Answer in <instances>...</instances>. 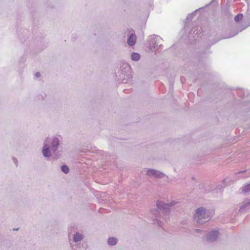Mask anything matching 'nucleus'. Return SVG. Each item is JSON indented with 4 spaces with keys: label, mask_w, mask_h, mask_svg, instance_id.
<instances>
[{
    "label": "nucleus",
    "mask_w": 250,
    "mask_h": 250,
    "mask_svg": "<svg viewBox=\"0 0 250 250\" xmlns=\"http://www.w3.org/2000/svg\"><path fill=\"white\" fill-rule=\"evenodd\" d=\"M60 140L57 137H48L43 142L42 153L44 157L49 158L52 154L57 156L60 145Z\"/></svg>",
    "instance_id": "f257e3e1"
},
{
    "label": "nucleus",
    "mask_w": 250,
    "mask_h": 250,
    "mask_svg": "<svg viewBox=\"0 0 250 250\" xmlns=\"http://www.w3.org/2000/svg\"><path fill=\"white\" fill-rule=\"evenodd\" d=\"M214 213L213 209L200 207L196 209L193 219L197 224H204L210 220Z\"/></svg>",
    "instance_id": "f03ea898"
},
{
    "label": "nucleus",
    "mask_w": 250,
    "mask_h": 250,
    "mask_svg": "<svg viewBox=\"0 0 250 250\" xmlns=\"http://www.w3.org/2000/svg\"><path fill=\"white\" fill-rule=\"evenodd\" d=\"M175 204V202H171L169 203H165L162 201H158L156 203L157 209H151V212L155 215L156 217H160V211H161L165 214L166 217L165 220L168 219V216L170 212V207H172Z\"/></svg>",
    "instance_id": "7ed1b4c3"
},
{
    "label": "nucleus",
    "mask_w": 250,
    "mask_h": 250,
    "mask_svg": "<svg viewBox=\"0 0 250 250\" xmlns=\"http://www.w3.org/2000/svg\"><path fill=\"white\" fill-rule=\"evenodd\" d=\"M162 39L158 35H152L149 36L147 39V46L149 50L154 51L157 50L162 44L160 43Z\"/></svg>",
    "instance_id": "20e7f679"
},
{
    "label": "nucleus",
    "mask_w": 250,
    "mask_h": 250,
    "mask_svg": "<svg viewBox=\"0 0 250 250\" xmlns=\"http://www.w3.org/2000/svg\"><path fill=\"white\" fill-rule=\"evenodd\" d=\"M219 234V233L218 230H212L208 233L207 240L209 242H213L217 239Z\"/></svg>",
    "instance_id": "39448f33"
},
{
    "label": "nucleus",
    "mask_w": 250,
    "mask_h": 250,
    "mask_svg": "<svg viewBox=\"0 0 250 250\" xmlns=\"http://www.w3.org/2000/svg\"><path fill=\"white\" fill-rule=\"evenodd\" d=\"M146 174L149 176L154 178H163L164 176V174L162 172L153 169H148Z\"/></svg>",
    "instance_id": "423d86ee"
},
{
    "label": "nucleus",
    "mask_w": 250,
    "mask_h": 250,
    "mask_svg": "<svg viewBox=\"0 0 250 250\" xmlns=\"http://www.w3.org/2000/svg\"><path fill=\"white\" fill-rule=\"evenodd\" d=\"M250 206V200L246 199L244 200L240 205L239 211L243 212V211L249 208Z\"/></svg>",
    "instance_id": "0eeeda50"
},
{
    "label": "nucleus",
    "mask_w": 250,
    "mask_h": 250,
    "mask_svg": "<svg viewBox=\"0 0 250 250\" xmlns=\"http://www.w3.org/2000/svg\"><path fill=\"white\" fill-rule=\"evenodd\" d=\"M136 42V36L134 34H131L127 39V43L130 46L134 45Z\"/></svg>",
    "instance_id": "6e6552de"
},
{
    "label": "nucleus",
    "mask_w": 250,
    "mask_h": 250,
    "mask_svg": "<svg viewBox=\"0 0 250 250\" xmlns=\"http://www.w3.org/2000/svg\"><path fill=\"white\" fill-rule=\"evenodd\" d=\"M83 238V235L80 233L76 232L73 236V241L77 243L81 241Z\"/></svg>",
    "instance_id": "1a4fd4ad"
},
{
    "label": "nucleus",
    "mask_w": 250,
    "mask_h": 250,
    "mask_svg": "<svg viewBox=\"0 0 250 250\" xmlns=\"http://www.w3.org/2000/svg\"><path fill=\"white\" fill-rule=\"evenodd\" d=\"M191 32H193V34H194V37H199L201 35L202 33V29L201 28L197 27V28H193Z\"/></svg>",
    "instance_id": "9d476101"
},
{
    "label": "nucleus",
    "mask_w": 250,
    "mask_h": 250,
    "mask_svg": "<svg viewBox=\"0 0 250 250\" xmlns=\"http://www.w3.org/2000/svg\"><path fill=\"white\" fill-rule=\"evenodd\" d=\"M117 243V239L114 237H110L107 240V243L110 246H114Z\"/></svg>",
    "instance_id": "9b49d317"
},
{
    "label": "nucleus",
    "mask_w": 250,
    "mask_h": 250,
    "mask_svg": "<svg viewBox=\"0 0 250 250\" xmlns=\"http://www.w3.org/2000/svg\"><path fill=\"white\" fill-rule=\"evenodd\" d=\"M131 60L133 61H138L140 59V55L137 53H133L131 55Z\"/></svg>",
    "instance_id": "f8f14e48"
},
{
    "label": "nucleus",
    "mask_w": 250,
    "mask_h": 250,
    "mask_svg": "<svg viewBox=\"0 0 250 250\" xmlns=\"http://www.w3.org/2000/svg\"><path fill=\"white\" fill-rule=\"evenodd\" d=\"M71 247L73 250H85L84 247L83 246L82 248L79 246V245H74L72 243L70 244Z\"/></svg>",
    "instance_id": "ddd939ff"
},
{
    "label": "nucleus",
    "mask_w": 250,
    "mask_h": 250,
    "mask_svg": "<svg viewBox=\"0 0 250 250\" xmlns=\"http://www.w3.org/2000/svg\"><path fill=\"white\" fill-rule=\"evenodd\" d=\"M242 190L245 193H249L250 192V183L242 187Z\"/></svg>",
    "instance_id": "4468645a"
},
{
    "label": "nucleus",
    "mask_w": 250,
    "mask_h": 250,
    "mask_svg": "<svg viewBox=\"0 0 250 250\" xmlns=\"http://www.w3.org/2000/svg\"><path fill=\"white\" fill-rule=\"evenodd\" d=\"M62 171L65 174H67L69 171V167L66 165H63L61 167Z\"/></svg>",
    "instance_id": "2eb2a0df"
},
{
    "label": "nucleus",
    "mask_w": 250,
    "mask_h": 250,
    "mask_svg": "<svg viewBox=\"0 0 250 250\" xmlns=\"http://www.w3.org/2000/svg\"><path fill=\"white\" fill-rule=\"evenodd\" d=\"M243 16L242 14H239L235 16V17H234V20L235 21H239L243 18Z\"/></svg>",
    "instance_id": "dca6fc26"
},
{
    "label": "nucleus",
    "mask_w": 250,
    "mask_h": 250,
    "mask_svg": "<svg viewBox=\"0 0 250 250\" xmlns=\"http://www.w3.org/2000/svg\"><path fill=\"white\" fill-rule=\"evenodd\" d=\"M195 12H196V11H194V12H193V13H191L190 14H189V15L187 16V19H186V20H187V21H191V20L192 19V18H193V15L195 14Z\"/></svg>",
    "instance_id": "f3484780"
},
{
    "label": "nucleus",
    "mask_w": 250,
    "mask_h": 250,
    "mask_svg": "<svg viewBox=\"0 0 250 250\" xmlns=\"http://www.w3.org/2000/svg\"><path fill=\"white\" fill-rule=\"evenodd\" d=\"M194 231L196 233H202L204 232V231L203 230L200 229H195Z\"/></svg>",
    "instance_id": "a211bd4d"
},
{
    "label": "nucleus",
    "mask_w": 250,
    "mask_h": 250,
    "mask_svg": "<svg viewBox=\"0 0 250 250\" xmlns=\"http://www.w3.org/2000/svg\"><path fill=\"white\" fill-rule=\"evenodd\" d=\"M14 163L16 165V167L18 166V160L16 158L12 159Z\"/></svg>",
    "instance_id": "6ab92c4d"
},
{
    "label": "nucleus",
    "mask_w": 250,
    "mask_h": 250,
    "mask_svg": "<svg viewBox=\"0 0 250 250\" xmlns=\"http://www.w3.org/2000/svg\"><path fill=\"white\" fill-rule=\"evenodd\" d=\"M125 68H126L127 69V71H129L130 70V67H129V66H128V65L127 64H125Z\"/></svg>",
    "instance_id": "aec40b11"
},
{
    "label": "nucleus",
    "mask_w": 250,
    "mask_h": 250,
    "mask_svg": "<svg viewBox=\"0 0 250 250\" xmlns=\"http://www.w3.org/2000/svg\"><path fill=\"white\" fill-rule=\"evenodd\" d=\"M40 75H41V74L40 72H38L35 73V76L36 78H39L40 76Z\"/></svg>",
    "instance_id": "412c9836"
},
{
    "label": "nucleus",
    "mask_w": 250,
    "mask_h": 250,
    "mask_svg": "<svg viewBox=\"0 0 250 250\" xmlns=\"http://www.w3.org/2000/svg\"><path fill=\"white\" fill-rule=\"evenodd\" d=\"M157 223H158V225L160 227H161V224H162V222L160 220H157Z\"/></svg>",
    "instance_id": "4be33fe9"
},
{
    "label": "nucleus",
    "mask_w": 250,
    "mask_h": 250,
    "mask_svg": "<svg viewBox=\"0 0 250 250\" xmlns=\"http://www.w3.org/2000/svg\"><path fill=\"white\" fill-rule=\"evenodd\" d=\"M245 172V170H244V171H240V172H238V173H237V174H242V173H244V172Z\"/></svg>",
    "instance_id": "5701e85b"
},
{
    "label": "nucleus",
    "mask_w": 250,
    "mask_h": 250,
    "mask_svg": "<svg viewBox=\"0 0 250 250\" xmlns=\"http://www.w3.org/2000/svg\"><path fill=\"white\" fill-rule=\"evenodd\" d=\"M233 36H231L230 37H229V38H230V37H232Z\"/></svg>",
    "instance_id": "b1692460"
}]
</instances>
